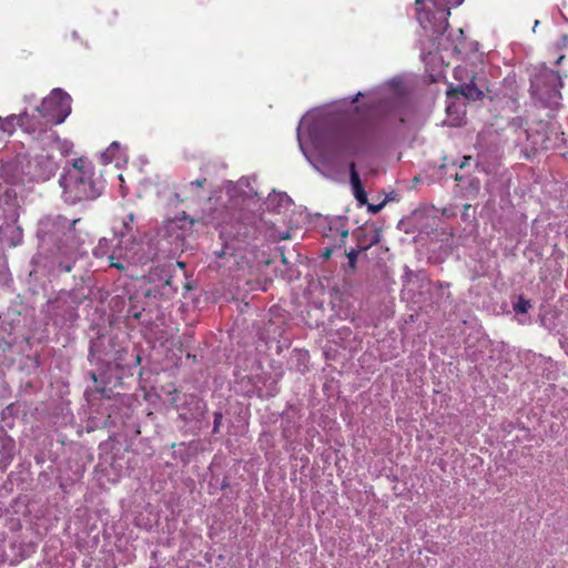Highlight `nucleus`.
<instances>
[{
    "mask_svg": "<svg viewBox=\"0 0 568 568\" xmlns=\"http://www.w3.org/2000/svg\"><path fill=\"white\" fill-rule=\"evenodd\" d=\"M73 265L71 263L60 262L58 265V270L60 272L70 273L72 271Z\"/></svg>",
    "mask_w": 568,
    "mask_h": 568,
    "instance_id": "nucleus-21",
    "label": "nucleus"
},
{
    "mask_svg": "<svg viewBox=\"0 0 568 568\" xmlns=\"http://www.w3.org/2000/svg\"><path fill=\"white\" fill-rule=\"evenodd\" d=\"M558 77L552 73H545L531 83V90L540 100H555L560 97V92L556 88Z\"/></svg>",
    "mask_w": 568,
    "mask_h": 568,
    "instance_id": "nucleus-8",
    "label": "nucleus"
},
{
    "mask_svg": "<svg viewBox=\"0 0 568 568\" xmlns=\"http://www.w3.org/2000/svg\"><path fill=\"white\" fill-rule=\"evenodd\" d=\"M8 128L3 125V119L0 116V130L6 131Z\"/></svg>",
    "mask_w": 568,
    "mask_h": 568,
    "instance_id": "nucleus-25",
    "label": "nucleus"
},
{
    "mask_svg": "<svg viewBox=\"0 0 568 568\" xmlns=\"http://www.w3.org/2000/svg\"><path fill=\"white\" fill-rule=\"evenodd\" d=\"M367 247H362L361 250H351L348 253H347V258H348V264L352 268H355V265H356V261H357V257H358V254L362 250H366Z\"/></svg>",
    "mask_w": 568,
    "mask_h": 568,
    "instance_id": "nucleus-18",
    "label": "nucleus"
},
{
    "mask_svg": "<svg viewBox=\"0 0 568 568\" xmlns=\"http://www.w3.org/2000/svg\"><path fill=\"white\" fill-rule=\"evenodd\" d=\"M464 0H415L416 18L420 27L438 37L445 33L449 23L450 10Z\"/></svg>",
    "mask_w": 568,
    "mask_h": 568,
    "instance_id": "nucleus-4",
    "label": "nucleus"
},
{
    "mask_svg": "<svg viewBox=\"0 0 568 568\" xmlns=\"http://www.w3.org/2000/svg\"><path fill=\"white\" fill-rule=\"evenodd\" d=\"M78 222H79V219H74V220L72 221L71 226H74Z\"/></svg>",
    "mask_w": 568,
    "mask_h": 568,
    "instance_id": "nucleus-27",
    "label": "nucleus"
},
{
    "mask_svg": "<svg viewBox=\"0 0 568 568\" xmlns=\"http://www.w3.org/2000/svg\"><path fill=\"white\" fill-rule=\"evenodd\" d=\"M524 134L527 141L525 145L527 158L538 151L555 149L558 142L564 140V132H559L558 128L545 120L532 123Z\"/></svg>",
    "mask_w": 568,
    "mask_h": 568,
    "instance_id": "nucleus-5",
    "label": "nucleus"
},
{
    "mask_svg": "<svg viewBox=\"0 0 568 568\" xmlns=\"http://www.w3.org/2000/svg\"><path fill=\"white\" fill-rule=\"evenodd\" d=\"M455 91L470 100H476L483 94V92L474 84L459 85Z\"/></svg>",
    "mask_w": 568,
    "mask_h": 568,
    "instance_id": "nucleus-13",
    "label": "nucleus"
},
{
    "mask_svg": "<svg viewBox=\"0 0 568 568\" xmlns=\"http://www.w3.org/2000/svg\"><path fill=\"white\" fill-rule=\"evenodd\" d=\"M109 243H110V241H109V240H106V239H101V240L99 241L98 246L94 248V252H93V253H94V255H95L97 257H102V256L105 254V252H106V248H108V246H109Z\"/></svg>",
    "mask_w": 568,
    "mask_h": 568,
    "instance_id": "nucleus-16",
    "label": "nucleus"
},
{
    "mask_svg": "<svg viewBox=\"0 0 568 568\" xmlns=\"http://www.w3.org/2000/svg\"><path fill=\"white\" fill-rule=\"evenodd\" d=\"M19 124V116L11 115L6 119H3V125H6L8 129L4 132L11 133L14 129V125Z\"/></svg>",
    "mask_w": 568,
    "mask_h": 568,
    "instance_id": "nucleus-17",
    "label": "nucleus"
},
{
    "mask_svg": "<svg viewBox=\"0 0 568 568\" xmlns=\"http://www.w3.org/2000/svg\"><path fill=\"white\" fill-rule=\"evenodd\" d=\"M382 207H383V203H381L378 205L369 204L368 205V211L372 212V213H377V212L381 211Z\"/></svg>",
    "mask_w": 568,
    "mask_h": 568,
    "instance_id": "nucleus-22",
    "label": "nucleus"
},
{
    "mask_svg": "<svg viewBox=\"0 0 568 568\" xmlns=\"http://www.w3.org/2000/svg\"><path fill=\"white\" fill-rule=\"evenodd\" d=\"M455 180H456V181H462V180H463V176H460L459 174H456V175H455Z\"/></svg>",
    "mask_w": 568,
    "mask_h": 568,
    "instance_id": "nucleus-26",
    "label": "nucleus"
},
{
    "mask_svg": "<svg viewBox=\"0 0 568 568\" xmlns=\"http://www.w3.org/2000/svg\"><path fill=\"white\" fill-rule=\"evenodd\" d=\"M93 175L92 164L83 158L75 159L70 168H64L59 180L64 200L74 204L100 196L102 186L93 179Z\"/></svg>",
    "mask_w": 568,
    "mask_h": 568,
    "instance_id": "nucleus-1",
    "label": "nucleus"
},
{
    "mask_svg": "<svg viewBox=\"0 0 568 568\" xmlns=\"http://www.w3.org/2000/svg\"><path fill=\"white\" fill-rule=\"evenodd\" d=\"M364 94L362 92H358L353 99H352V103H355L358 101L359 97H363Z\"/></svg>",
    "mask_w": 568,
    "mask_h": 568,
    "instance_id": "nucleus-24",
    "label": "nucleus"
},
{
    "mask_svg": "<svg viewBox=\"0 0 568 568\" xmlns=\"http://www.w3.org/2000/svg\"><path fill=\"white\" fill-rule=\"evenodd\" d=\"M349 178L355 199L361 205L366 204L367 194L363 187L361 178L356 171V164L354 162L349 163Z\"/></svg>",
    "mask_w": 568,
    "mask_h": 568,
    "instance_id": "nucleus-11",
    "label": "nucleus"
},
{
    "mask_svg": "<svg viewBox=\"0 0 568 568\" xmlns=\"http://www.w3.org/2000/svg\"><path fill=\"white\" fill-rule=\"evenodd\" d=\"M19 125L24 132L37 134V139H41L42 143L48 142V134L55 133L37 112L31 115L27 113L19 115Z\"/></svg>",
    "mask_w": 568,
    "mask_h": 568,
    "instance_id": "nucleus-7",
    "label": "nucleus"
},
{
    "mask_svg": "<svg viewBox=\"0 0 568 568\" xmlns=\"http://www.w3.org/2000/svg\"><path fill=\"white\" fill-rule=\"evenodd\" d=\"M373 136V126L366 120L346 121L332 131L325 148L336 156L355 155Z\"/></svg>",
    "mask_w": 568,
    "mask_h": 568,
    "instance_id": "nucleus-2",
    "label": "nucleus"
},
{
    "mask_svg": "<svg viewBox=\"0 0 568 568\" xmlns=\"http://www.w3.org/2000/svg\"><path fill=\"white\" fill-rule=\"evenodd\" d=\"M399 122L400 123H404L405 122V119L403 116H399Z\"/></svg>",
    "mask_w": 568,
    "mask_h": 568,
    "instance_id": "nucleus-29",
    "label": "nucleus"
},
{
    "mask_svg": "<svg viewBox=\"0 0 568 568\" xmlns=\"http://www.w3.org/2000/svg\"><path fill=\"white\" fill-rule=\"evenodd\" d=\"M27 159L17 158L14 161L6 162L1 165L0 175L3 181L11 185H18L24 182L27 176Z\"/></svg>",
    "mask_w": 568,
    "mask_h": 568,
    "instance_id": "nucleus-9",
    "label": "nucleus"
},
{
    "mask_svg": "<svg viewBox=\"0 0 568 568\" xmlns=\"http://www.w3.org/2000/svg\"><path fill=\"white\" fill-rule=\"evenodd\" d=\"M109 261H110V265H111L112 267H115V268H116V270H119V271H124V270H125V266H124V264H123V263H121V262H115V261H114V255H113V254H111V255L109 256Z\"/></svg>",
    "mask_w": 568,
    "mask_h": 568,
    "instance_id": "nucleus-20",
    "label": "nucleus"
},
{
    "mask_svg": "<svg viewBox=\"0 0 568 568\" xmlns=\"http://www.w3.org/2000/svg\"><path fill=\"white\" fill-rule=\"evenodd\" d=\"M85 298V296H79L75 292H64L57 297L55 303L58 307L60 305H68L75 310Z\"/></svg>",
    "mask_w": 568,
    "mask_h": 568,
    "instance_id": "nucleus-12",
    "label": "nucleus"
},
{
    "mask_svg": "<svg viewBox=\"0 0 568 568\" xmlns=\"http://www.w3.org/2000/svg\"><path fill=\"white\" fill-rule=\"evenodd\" d=\"M133 222H134V214L133 213L128 214L122 220L123 230L119 231V235L121 237H124V236H126L128 234H130L132 232V230H133V227H132Z\"/></svg>",
    "mask_w": 568,
    "mask_h": 568,
    "instance_id": "nucleus-14",
    "label": "nucleus"
},
{
    "mask_svg": "<svg viewBox=\"0 0 568 568\" xmlns=\"http://www.w3.org/2000/svg\"><path fill=\"white\" fill-rule=\"evenodd\" d=\"M222 418H223L222 413H220V412L214 413L213 433L219 432V427L221 425Z\"/></svg>",
    "mask_w": 568,
    "mask_h": 568,
    "instance_id": "nucleus-19",
    "label": "nucleus"
},
{
    "mask_svg": "<svg viewBox=\"0 0 568 568\" xmlns=\"http://www.w3.org/2000/svg\"><path fill=\"white\" fill-rule=\"evenodd\" d=\"M206 182L207 180L203 178L182 184L176 189L174 197L181 203L185 201H199L203 196V187Z\"/></svg>",
    "mask_w": 568,
    "mask_h": 568,
    "instance_id": "nucleus-10",
    "label": "nucleus"
},
{
    "mask_svg": "<svg viewBox=\"0 0 568 568\" xmlns=\"http://www.w3.org/2000/svg\"><path fill=\"white\" fill-rule=\"evenodd\" d=\"M70 97L61 89H54L43 99L41 105L36 109L41 119H44L47 125H57L62 123L71 111Z\"/></svg>",
    "mask_w": 568,
    "mask_h": 568,
    "instance_id": "nucleus-6",
    "label": "nucleus"
},
{
    "mask_svg": "<svg viewBox=\"0 0 568 568\" xmlns=\"http://www.w3.org/2000/svg\"><path fill=\"white\" fill-rule=\"evenodd\" d=\"M470 160H471V156H469V155L464 156L463 161L459 164V169H462V170L465 169L469 164Z\"/></svg>",
    "mask_w": 568,
    "mask_h": 568,
    "instance_id": "nucleus-23",
    "label": "nucleus"
},
{
    "mask_svg": "<svg viewBox=\"0 0 568 568\" xmlns=\"http://www.w3.org/2000/svg\"><path fill=\"white\" fill-rule=\"evenodd\" d=\"M347 235H348V231H344V232L342 233V236H343V237H346Z\"/></svg>",
    "mask_w": 568,
    "mask_h": 568,
    "instance_id": "nucleus-28",
    "label": "nucleus"
},
{
    "mask_svg": "<svg viewBox=\"0 0 568 568\" xmlns=\"http://www.w3.org/2000/svg\"><path fill=\"white\" fill-rule=\"evenodd\" d=\"M70 152V145L61 140L57 133L48 134V142L43 143L40 152L27 160V176L33 182H45L57 173L61 161Z\"/></svg>",
    "mask_w": 568,
    "mask_h": 568,
    "instance_id": "nucleus-3",
    "label": "nucleus"
},
{
    "mask_svg": "<svg viewBox=\"0 0 568 568\" xmlns=\"http://www.w3.org/2000/svg\"><path fill=\"white\" fill-rule=\"evenodd\" d=\"M531 307L530 301L519 296L517 303L514 305V311L519 314H525Z\"/></svg>",
    "mask_w": 568,
    "mask_h": 568,
    "instance_id": "nucleus-15",
    "label": "nucleus"
}]
</instances>
